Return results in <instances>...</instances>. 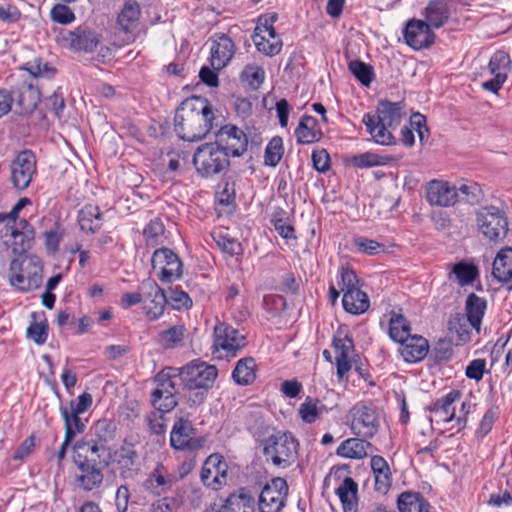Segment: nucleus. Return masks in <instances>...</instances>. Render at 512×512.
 <instances>
[{"label": "nucleus", "mask_w": 512, "mask_h": 512, "mask_svg": "<svg viewBox=\"0 0 512 512\" xmlns=\"http://www.w3.org/2000/svg\"><path fill=\"white\" fill-rule=\"evenodd\" d=\"M264 308L271 315V318H280L285 313L287 306L286 299L283 295L271 293L264 296Z\"/></svg>", "instance_id": "5fc2aeb1"}, {"label": "nucleus", "mask_w": 512, "mask_h": 512, "mask_svg": "<svg viewBox=\"0 0 512 512\" xmlns=\"http://www.w3.org/2000/svg\"><path fill=\"white\" fill-rule=\"evenodd\" d=\"M215 138V143L226 152L228 157H239L247 150V136L235 125L222 126L215 133Z\"/></svg>", "instance_id": "4468645a"}, {"label": "nucleus", "mask_w": 512, "mask_h": 512, "mask_svg": "<svg viewBox=\"0 0 512 512\" xmlns=\"http://www.w3.org/2000/svg\"><path fill=\"white\" fill-rule=\"evenodd\" d=\"M212 237L217 246L223 252L228 253L231 256L238 254L241 250L240 243L234 238L229 237L227 234H223L222 232H214Z\"/></svg>", "instance_id": "680f3d73"}, {"label": "nucleus", "mask_w": 512, "mask_h": 512, "mask_svg": "<svg viewBox=\"0 0 512 512\" xmlns=\"http://www.w3.org/2000/svg\"><path fill=\"white\" fill-rule=\"evenodd\" d=\"M470 327L469 321L465 318L464 314H451L447 323L451 342L456 346L468 343L471 340Z\"/></svg>", "instance_id": "bb28decb"}, {"label": "nucleus", "mask_w": 512, "mask_h": 512, "mask_svg": "<svg viewBox=\"0 0 512 512\" xmlns=\"http://www.w3.org/2000/svg\"><path fill=\"white\" fill-rule=\"evenodd\" d=\"M288 485L284 478H274L267 483L259 495L261 512H279L285 505Z\"/></svg>", "instance_id": "dca6fc26"}, {"label": "nucleus", "mask_w": 512, "mask_h": 512, "mask_svg": "<svg viewBox=\"0 0 512 512\" xmlns=\"http://www.w3.org/2000/svg\"><path fill=\"white\" fill-rule=\"evenodd\" d=\"M69 46L76 51L93 52L102 40V35L87 24L69 30L63 37Z\"/></svg>", "instance_id": "6ab92c4d"}, {"label": "nucleus", "mask_w": 512, "mask_h": 512, "mask_svg": "<svg viewBox=\"0 0 512 512\" xmlns=\"http://www.w3.org/2000/svg\"><path fill=\"white\" fill-rule=\"evenodd\" d=\"M499 414L500 410L497 405H492L490 408L486 410L476 430L477 438L483 439L486 435L490 433L495 421L499 417Z\"/></svg>", "instance_id": "6e6d98bb"}, {"label": "nucleus", "mask_w": 512, "mask_h": 512, "mask_svg": "<svg viewBox=\"0 0 512 512\" xmlns=\"http://www.w3.org/2000/svg\"><path fill=\"white\" fill-rule=\"evenodd\" d=\"M511 64L510 56L504 51H496L489 61V70L493 75L504 73L507 75Z\"/></svg>", "instance_id": "052dcab7"}, {"label": "nucleus", "mask_w": 512, "mask_h": 512, "mask_svg": "<svg viewBox=\"0 0 512 512\" xmlns=\"http://www.w3.org/2000/svg\"><path fill=\"white\" fill-rule=\"evenodd\" d=\"M60 413L64 420L65 433H72L71 439H74L78 434L85 431V424L80 419L79 414L70 412L66 406L60 407Z\"/></svg>", "instance_id": "3c124183"}, {"label": "nucleus", "mask_w": 512, "mask_h": 512, "mask_svg": "<svg viewBox=\"0 0 512 512\" xmlns=\"http://www.w3.org/2000/svg\"><path fill=\"white\" fill-rule=\"evenodd\" d=\"M371 469L375 478V490L386 494L392 483L391 471L387 461L382 456H372Z\"/></svg>", "instance_id": "2f4dec72"}, {"label": "nucleus", "mask_w": 512, "mask_h": 512, "mask_svg": "<svg viewBox=\"0 0 512 512\" xmlns=\"http://www.w3.org/2000/svg\"><path fill=\"white\" fill-rule=\"evenodd\" d=\"M487 309V301L475 293H470L465 301V318L469 321L471 328L480 332L481 324L485 311Z\"/></svg>", "instance_id": "c756f323"}, {"label": "nucleus", "mask_w": 512, "mask_h": 512, "mask_svg": "<svg viewBox=\"0 0 512 512\" xmlns=\"http://www.w3.org/2000/svg\"><path fill=\"white\" fill-rule=\"evenodd\" d=\"M139 289L147 302L146 315L150 320H157L164 312L168 302L164 290L151 278L143 280Z\"/></svg>", "instance_id": "a211bd4d"}, {"label": "nucleus", "mask_w": 512, "mask_h": 512, "mask_svg": "<svg viewBox=\"0 0 512 512\" xmlns=\"http://www.w3.org/2000/svg\"><path fill=\"white\" fill-rule=\"evenodd\" d=\"M393 160L391 156H381L372 152H365L355 155L351 159L353 166L363 169L375 166H382L390 163Z\"/></svg>", "instance_id": "09e8293b"}, {"label": "nucleus", "mask_w": 512, "mask_h": 512, "mask_svg": "<svg viewBox=\"0 0 512 512\" xmlns=\"http://www.w3.org/2000/svg\"><path fill=\"white\" fill-rule=\"evenodd\" d=\"M51 19L59 24L67 25L75 20V14L66 5L55 4L50 11Z\"/></svg>", "instance_id": "69168bd1"}, {"label": "nucleus", "mask_w": 512, "mask_h": 512, "mask_svg": "<svg viewBox=\"0 0 512 512\" xmlns=\"http://www.w3.org/2000/svg\"><path fill=\"white\" fill-rule=\"evenodd\" d=\"M399 351L405 362L417 363L426 357L429 351V343L422 336L410 335L400 343Z\"/></svg>", "instance_id": "b1692460"}, {"label": "nucleus", "mask_w": 512, "mask_h": 512, "mask_svg": "<svg viewBox=\"0 0 512 512\" xmlns=\"http://www.w3.org/2000/svg\"><path fill=\"white\" fill-rule=\"evenodd\" d=\"M195 429L189 420L179 418L175 421L171 434L170 444L177 450H185L188 445L189 437L193 435Z\"/></svg>", "instance_id": "ea45409f"}, {"label": "nucleus", "mask_w": 512, "mask_h": 512, "mask_svg": "<svg viewBox=\"0 0 512 512\" xmlns=\"http://www.w3.org/2000/svg\"><path fill=\"white\" fill-rule=\"evenodd\" d=\"M366 438H348L337 448L336 454L348 459H363L367 456L372 444Z\"/></svg>", "instance_id": "473e14b6"}, {"label": "nucleus", "mask_w": 512, "mask_h": 512, "mask_svg": "<svg viewBox=\"0 0 512 512\" xmlns=\"http://www.w3.org/2000/svg\"><path fill=\"white\" fill-rule=\"evenodd\" d=\"M287 438L280 437L279 439L271 436L267 440L264 447V454L271 458L272 462L276 465L281 464L288 457V448L286 447Z\"/></svg>", "instance_id": "79ce46f5"}, {"label": "nucleus", "mask_w": 512, "mask_h": 512, "mask_svg": "<svg viewBox=\"0 0 512 512\" xmlns=\"http://www.w3.org/2000/svg\"><path fill=\"white\" fill-rule=\"evenodd\" d=\"M461 392L453 389L445 396L435 400L429 407V411L433 412L439 420L448 423L455 419V408L453 404L459 400Z\"/></svg>", "instance_id": "7c9ffc66"}, {"label": "nucleus", "mask_w": 512, "mask_h": 512, "mask_svg": "<svg viewBox=\"0 0 512 512\" xmlns=\"http://www.w3.org/2000/svg\"><path fill=\"white\" fill-rule=\"evenodd\" d=\"M165 231L164 224L159 218L152 219L144 228L143 236L147 246H156Z\"/></svg>", "instance_id": "13d9d810"}, {"label": "nucleus", "mask_w": 512, "mask_h": 512, "mask_svg": "<svg viewBox=\"0 0 512 512\" xmlns=\"http://www.w3.org/2000/svg\"><path fill=\"white\" fill-rule=\"evenodd\" d=\"M254 497L242 488L237 493H232L221 506L220 512H254Z\"/></svg>", "instance_id": "72a5a7b5"}, {"label": "nucleus", "mask_w": 512, "mask_h": 512, "mask_svg": "<svg viewBox=\"0 0 512 512\" xmlns=\"http://www.w3.org/2000/svg\"><path fill=\"white\" fill-rule=\"evenodd\" d=\"M426 23L431 28H441L449 19V8L444 0H433L425 9Z\"/></svg>", "instance_id": "58836bf2"}, {"label": "nucleus", "mask_w": 512, "mask_h": 512, "mask_svg": "<svg viewBox=\"0 0 512 512\" xmlns=\"http://www.w3.org/2000/svg\"><path fill=\"white\" fill-rule=\"evenodd\" d=\"M400 512H430L429 502L419 492H403L397 499Z\"/></svg>", "instance_id": "4c0bfd02"}, {"label": "nucleus", "mask_w": 512, "mask_h": 512, "mask_svg": "<svg viewBox=\"0 0 512 512\" xmlns=\"http://www.w3.org/2000/svg\"><path fill=\"white\" fill-rule=\"evenodd\" d=\"M185 327L183 325H174L158 334V344L165 349H172L181 346L184 340Z\"/></svg>", "instance_id": "c03bdc74"}, {"label": "nucleus", "mask_w": 512, "mask_h": 512, "mask_svg": "<svg viewBox=\"0 0 512 512\" xmlns=\"http://www.w3.org/2000/svg\"><path fill=\"white\" fill-rule=\"evenodd\" d=\"M477 225L482 235L493 242L504 239L508 232L506 214L495 206H485L478 211Z\"/></svg>", "instance_id": "6e6552de"}, {"label": "nucleus", "mask_w": 512, "mask_h": 512, "mask_svg": "<svg viewBox=\"0 0 512 512\" xmlns=\"http://www.w3.org/2000/svg\"><path fill=\"white\" fill-rule=\"evenodd\" d=\"M94 440L107 447L108 443L112 441L116 434V424L113 420L103 418L98 420L94 426Z\"/></svg>", "instance_id": "de8ad7c7"}, {"label": "nucleus", "mask_w": 512, "mask_h": 512, "mask_svg": "<svg viewBox=\"0 0 512 512\" xmlns=\"http://www.w3.org/2000/svg\"><path fill=\"white\" fill-rule=\"evenodd\" d=\"M241 81L252 90H257L263 84L265 71L256 64H247L241 72Z\"/></svg>", "instance_id": "49530a36"}, {"label": "nucleus", "mask_w": 512, "mask_h": 512, "mask_svg": "<svg viewBox=\"0 0 512 512\" xmlns=\"http://www.w3.org/2000/svg\"><path fill=\"white\" fill-rule=\"evenodd\" d=\"M14 224L15 226L11 228L10 233L12 238L11 247L15 254H19L21 256L30 249L33 243L34 228L25 219H21L19 222Z\"/></svg>", "instance_id": "a878e982"}, {"label": "nucleus", "mask_w": 512, "mask_h": 512, "mask_svg": "<svg viewBox=\"0 0 512 512\" xmlns=\"http://www.w3.org/2000/svg\"><path fill=\"white\" fill-rule=\"evenodd\" d=\"M232 378L238 385H249L256 378V362L252 357L240 359L233 372Z\"/></svg>", "instance_id": "a19ab883"}, {"label": "nucleus", "mask_w": 512, "mask_h": 512, "mask_svg": "<svg viewBox=\"0 0 512 512\" xmlns=\"http://www.w3.org/2000/svg\"><path fill=\"white\" fill-rule=\"evenodd\" d=\"M80 474L77 477L79 486L86 491L99 487L103 482V473L97 463L74 462Z\"/></svg>", "instance_id": "c85d7f7f"}, {"label": "nucleus", "mask_w": 512, "mask_h": 512, "mask_svg": "<svg viewBox=\"0 0 512 512\" xmlns=\"http://www.w3.org/2000/svg\"><path fill=\"white\" fill-rule=\"evenodd\" d=\"M452 272L460 286L472 284L479 277L478 267L474 264L463 261L454 264Z\"/></svg>", "instance_id": "a18cd8bd"}, {"label": "nucleus", "mask_w": 512, "mask_h": 512, "mask_svg": "<svg viewBox=\"0 0 512 512\" xmlns=\"http://www.w3.org/2000/svg\"><path fill=\"white\" fill-rule=\"evenodd\" d=\"M335 350V358H349L350 353L354 350V341L351 336L335 337L333 340Z\"/></svg>", "instance_id": "774afa93"}, {"label": "nucleus", "mask_w": 512, "mask_h": 512, "mask_svg": "<svg viewBox=\"0 0 512 512\" xmlns=\"http://www.w3.org/2000/svg\"><path fill=\"white\" fill-rule=\"evenodd\" d=\"M492 276L508 291H512V248L501 249L492 265Z\"/></svg>", "instance_id": "5701e85b"}, {"label": "nucleus", "mask_w": 512, "mask_h": 512, "mask_svg": "<svg viewBox=\"0 0 512 512\" xmlns=\"http://www.w3.org/2000/svg\"><path fill=\"white\" fill-rule=\"evenodd\" d=\"M108 447L94 439L80 440L73 446L74 462L100 463L101 456L107 451Z\"/></svg>", "instance_id": "393cba45"}, {"label": "nucleus", "mask_w": 512, "mask_h": 512, "mask_svg": "<svg viewBox=\"0 0 512 512\" xmlns=\"http://www.w3.org/2000/svg\"><path fill=\"white\" fill-rule=\"evenodd\" d=\"M154 381L156 387L151 393V404L157 412H152L146 420L150 431L160 435L166 431L163 414L172 411L178 405V376L162 370L155 376Z\"/></svg>", "instance_id": "7ed1b4c3"}, {"label": "nucleus", "mask_w": 512, "mask_h": 512, "mask_svg": "<svg viewBox=\"0 0 512 512\" xmlns=\"http://www.w3.org/2000/svg\"><path fill=\"white\" fill-rule=\"evenodd\" d=\"M295 136L300 144H311L319 141L322 132L318 128V122L313 116H303L295 130Z\"/></svg>", "instance_id": "f704fd0d"}, {"label": "nucleus", "mask_w": 512, "mask_h": 512, "mask_svg": "<svg viewBox=\"0 0 512 512\" xmlns=\"http://www.w3.org/2000/svg\"><path fill=\"white\" fill-rule=\"evenodd\" d=\"M357 492L358 484L351 477H346L336 489V494L339 496L344 512H357Z\"/></svg>", "instance_id": "c9c22d12"}, {"label": "nucleus", "mask_w": 512, "mask_h": 512, "mask_svg": "<svg viewBox=\"0 0 512 512\" xmlns=\"http://www.w3.org/2000/svg\"><path fill=\"white\" fill-rule=\"evenodd\" d=\"M37 173V161L34 153L23 150L11 161L10 181L16 190L23 191L29 187Z\"/></svg>", "instance_id": "f8f14e48"}, {"label": "nucleus", "mask_w": 512, "mask_h": 512, "mask_svg": "<svg viewBox=\"0 0 512 512\" xmlns=\"http://www.w3.org/2000/svg\"><path fill=\"white\" fill-rule=\"evenodd\" d=\"M284 154V145L281 137H273L265 149L264 163L267 166L275 167Z\"/></svg>", "instance_id": "603ef678"}, {"label": "nucleus", "mask_w": 512, "mask_h": 512, "mask_svg": "<svg viewBox=\"0 0 512 512\" xmlns=\"http://www.w3.org/2000/svg\"><path fill=\"white\" fill-rule=\"evenodd\" d=\"M193 164L204 177L213 176L226 170L229 157L215 142L199 146L193 155Z\"/></svg>", "instance_id": "423d86ee"}, {"label": "nucleus", "mask_w": 512, "mask_h": 512, "mask_svg": "<svg viewBox=\"0 0 512 512\" xmlns=\"http://www.w3.org/2000/svg\"><path fill=\"white\" fill-rule=\"evenodd\" d=\"M275 20V14L270 17L260 16L252 35L257 50L270 56L278 54L282 47V41L272 25Z\"/></svg>", "instance_id": "ddd939ff"}, {"label": "nucleus", "mask_w": 512, "mask_h": 512, "mask_svg": "<svg viewBox=\"0 0 512 512\" xmlns=\"http://www.w3.org/2000/svg\"><path fill=\"white\" fill-rule=\"evenodd\" d=\"M246 346V337L235 328L218 323L214 328L213 354L217 358L235 357Z\"/></svg>", "instance_id": "1a4fd4ad"}, {"label": "nucleus", "mask_w": 512, "mask_h": 512, "mask_svg": "<svg viewBox=\"0 0 512 512\" xmlns=\"http://www.w3.org/2000/svg\"><path fill=\"white\" fill-rule=\"evenodd\" d=\"M411 327L406 318L395 312H392L389 320V336L398 343H402L411 334Z\"/></svg>", "instance_id": "37998d69"}, {"label": "nucleus", "mask_w": 512, "mask_h": 512, "mask_svg": "<svg viewBox=\"0 0 512 512\" xmlns=\"http://www.w3.org/2000/svg\"><path fill=\"white\" fill-rule=\"evenodd\" d=\"M318 403L319 400L313 399L308 396L305 399V401L300 405L299 416L303 422L311 424L318 419L321 413L320 409L317 406Z\"/></svg>", "instance_id": "bf43d9fd"}, {"label": "nucleus", "mask_w": 512, "mask_h": 512, "mask_svg": "<svg viewBox=\"0 0 512 512\" xmlns=\"http://www.w3.org/2000/svg\"><path fill=\"white\" fill-rule=\"evenodd\" d=\"M151 264L154 269L157 267L161 269L159 279L163 283H169L182 276V261L169 248L156 249L152 255Z\"/></svg>", "instance_id": "f3484780"}, {"label": "nucleus", "mask_w": 512, "mask_h": 512, "mask_svg": "<svg viewBox=\"0 0 512 512\" xmlns=\"http://www.w3.org/2000/svg\"><path fill=\"white\" fill-rule=\"evenodd\" d=\"M167 299V304H170L175 310L189 309L193 304L190 296L177 288H170Z\"/></svg>", "instance_id": "e2e57ef3"}, {"label": "nucleus", "mask_w": 512, "mask_h": 512, "mask_svg": "<svg viewBox=\"0 0 512 512\" xmlns=\"http://www.w3.org/2000/svg\"><path fill=\"white\" fill-rule=\"evenodd\" d=\"M354 245L359 252L367 255H377L384 251V245L365 237H356L354 239Z\"/></svg>", "instance_id": "0e129e2a"}, {"label": "nucleus", "mask_w": 512, "mask_h": 512, "mask_svg": "<svg viewBox=\"0 0 512 512\" xmlns=\"http://www.w3.org/2000/svg\"><path fill=\"white\" fill-rule=\"evenodd\" d=\"M12 95V106H15L14 112L21 116L32 114L41 99V93L33 83L23 81L10 90Z\"/></svg>", "instance_id": "2eb2a0df"}, {"label": "nucleus", "mask_w": 512, "mask_h": 512, "mask_svg": "<svg viewBox=\"0 0 512 512\" xmlns=\"http://www.w3.org/2000/svg\"><path fill=\"white\" fill-rule=\"evenodd\" d=\"M407 45L415 50L428 48L434 43L435 34L432 28L423 20L411 19L403 31Z\"/></svg>", "instance_id": "aec40b11"}, {"label": "nucleus", "mask_w": 512, "mask_h": 512, "mask_svg": "<svg viewBox=\"0 0 512 512\" xmlns=\"http://www.w3.org/2000/svg\"><path fill=\"white\" fill-rule=\"evenodd\" d=\"M359 282L352 268H340L338 286L343 293L342 305L344 310L352 315H361L370 307L369 297L361 290Z\"/></svg>", "instance_id": "39448f33"}, {"label": "nucleus", "mask_w": 512, "mask_h": 512, "mask_svg": "<svg viewBox=\"0 0 512 512\" xmlns=\"http://www.w3.org/2000/svg\"><path fill=\"white\" fill-rule=\"evenodd\" d=\"M405 104L403 101L391 102L380 100L375 113H365L362 123L376 144L382 146L397 143L393 131L400 125L404 116Z\"/></svg>", "instance_id": "f03ea898"}, {"label": "nucleus", "mask_w": 512, "mask_h": 512, "mask_svg": "<svg viewBox=\"0 0 512 512\" xmlns=\"http://www.w3.org/2000/svg\"><path fill=\"white\" fill-rule=\"evenodd\" d=\"M348 67L350 72L363 86H370L374 80V70L370 64L360 60H353L350 61Z\"/></svg>", "instance_id": "8fccbe9b"}, {"label": "nucleus", "mask_w": 512, "mask_h": 512, "mask_svg": "<svg viewBox=\"0 0 512 512\" xmlns=\"http://www.w3.org/2000/svg\"><path fill=\"white\" fill-rule=\"evenodd\" d=\"M458 201L463 200L469 204L478 203L482 197V190L479 184L469 181L457 188Z\"/></svg>", "instance_id": "4d7b16f0"}, {"label": "nucleus", "mask_w": 512, "mask_h": 512, "mask_svg": "<svg viewBox=\"0 0 512 512\" xmlns=\"http://www.w3.org/2000/svg\"><path fill=\"white\" fill-rule=\"evenodd\" d=\"M217 374V369L214 365L192 361L180 369L179 377L187 389L207 391L213 386Z\"/></svg>", "instance_id": "9d476101"}, {"label": "nucleus", "mask_w": 512, "mask_h": 512, "mask_svg": "<svg viewBox=\"0 0 512 512\" xmlns=\"http://www.w3.org/2000/svg\"><path fill=\"white\" fill-rule=\"evenodd\" d=\"M38 315L32 313L33 322L27 328V336L32 339L36 344H44L48 337V324L46 319L37 321Z\"/></svg>", "instance_id": "864d4df0"}, {"label": "nucleus", "mask_w": 512, "mask_h": 512, "mask_svg": "<svg viewBox=\"0 0 512 512\" xmlns=\"http://www.w3.org/2000/svg\"><path fill=\"white\" fill-rule=\"evenodd\" d=\"M42 264L35 255H24L15 258L9 266V282L21 291H30L40 287L42 283Z\"/></svg>", "instance_id": "20e7f679"}, {"label": "nucleus", "mask_w": 512, "mask_h": 512, "mask_svg": "<svg viewBox=\"0 0 512 512\" xmlns=\"http://www.w3.org/2000/svg\"><path fill=\"white\" fill-rule=\"evenodd\" d=\"M349 416V427L356 436L370 439L378 433L380 421L373 406L357 404L350 410Z\"/></svg>", "instance_id": "9b49d317"}, {"label": "nucleus", "mask_w": 512, "mask_h": 512, "mask_svg": "<svg viewBox=\"0 0 512 512\" xmlns=\"http://www.w3.org/2000/svg\"><path fill=\"white\" fill-rule=\"evenodd\" d=\"M215 119V112L209 101L204 97L193 96L185 99L177 108L174 131L184 141H199L213 128Z\"/></svg>", "instance_id": "f257e3e1"}, {"label": "nucleus", "mask_w": 512, "mask_h": 512, "mask_svg": "<svg viewBox=\"0 0 512 512\" xmlns=\"http://www.w3.org/2000/svg\"><path fill=\"white\" fill-rule=\"evenodd\" d=\"M489 371L486 369V360L483 358L473 359L469 362L465 369V375L468 379L479 382L482 380L485 373Z\"/></svg>", "instance_id": "338daca9"}, {"label": "nucleus", "mask_w": 512, "mask_h": 512, "mask_svg": "<svg viewBox=\"0 0 512 512\" xmlns=\"http://www.w3.org/2000/svg\"><path fill=\"white\" fill-rule=\"evenodd\" d=\"M111 465L119 478L128 481L134 480L141 471V459L136 446L126 440L109 453Z\"/></svg>", "instance_id": "0eeeda50"}, {"label": "nucleus", "mask_w": 512, "mask_h": 512, "mask_svg": "<svg viewBox=\"0 0 512 512\" xmlns=\"http://www.w3.org/2000/svg\"><path fill=\"white\" fill-rule=\"evenodd\" d=\"M81 230L87 233H96L102 226L103 215L97 206L85 205L78 214Z\"/></svg>", "instance_id": "e433bc0d"}, {"label": "nucleus", "mask_w": 512, "mask_h": 512, "mask_svg": "<svg viewBox=\"0 0 512 512\" xmlns=\"http://www.w3.org/2000/svg\"><path fill=\"white\" fill-rule=\"evenodd\" d=\"M210 64L214 70L224 68L235 53V45L230 37L221 34L216 35L210 47Z\"/></svg>", "instance_id": "4be33fe9"}, {"label": "nucleus", "mask_w": 512, "mask_h": 512, "mask_svg": "<svg viewBox=\"0 0 512 512\" xmlns=\"http://www.w3.org/2000/svg\"><path fill=\"white\" fill-rule=\"evenodd\" d=\"M426 200L430 205L449 207L458 202L457 187L443 180H431L425 187Z\"/></svg>", "instance_id": "412c9836"}, {"label": "nucleus", "mask_w": 512, "mask_h": 512, "mask_svg": "<svg viewBox=\"0 0 512 512\" xmlns=\"http://www.w3.org/2000/svg\"><path fill=\"white\" fill-rule=\"evenodd\" d=\"M141 9L136 1L128 0L117 17V25L125 34L134 37V32L139 26Z\"/></svg>", "instance_id": "cd10ccee"}]
</instances>
